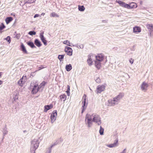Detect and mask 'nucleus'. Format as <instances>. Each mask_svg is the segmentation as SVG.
<instances>
[{
  "mask_svg": "<svg viewBox=\"0 0 153 153\" xmlns=\"http://www.w3.org/2000/svg\"><path fill=\"white\" fill-rule=\"evenodd\" d=\"M39 139H34L31 142L30 151L31 153H35L36 150L39 146Z\"/></svg>",
  "mask_w": 153,
  "mask_h": 153,
  "instance_id": "obj_1",
  "label": "nucleus"
},
{
  "mask_svg": "<svg viewBox=\"0 0 153 153\" xmlns=\"http://www.w3.org/2000/svg\"><path fill=\"white\" fill-rule=\"evenodd\" d=\"M92 120L91 115L87 114L85 116V124L87 125L88 127H91L92 125Z\"/></svg>",
  "mask_w": 153,
  "mask_h": 153,
  "instance_id": "obj_2",
  "label": "nucleus"
},
{
  "mask_svg": "<svg viewBox=\"0 0 153 153\" xmlns=\"http://www.w3.org/2000/svg\"><path fill=\"white\" fill-rule=\"evenodd\" d=\"M91 116L93 117V122L97 123L98 125L101 124V118L99 115L97 114H93Z\"/></svg>",
  "mask_w": 153,
  "mask_h": 153,
  "instance_id": "obj_3",
  "label": "nucleus"
},
{
  "mask_svg": "<svg viewBox=\"0 0 153 153\" xmlns=\"http://www.w3.org/2000/svg\"><path fill=\"white\" fill-rule=\"evenodd\" d=\"M117 2L120 6L128 8V9H130L132 8V7H131V6L130 5L126 4V3L121 1H117Z\"/></svg>",
  "mask_w": 153,
  "mask_h": 153,
  "instance_id": "obj_4",
  "label": "nucleus"
},
{
  "mask_svg": "<svg viewBox=\"0 0 153 153\" xmlns=\"http://www.w3.org/2000/svg\"><path fill=\"white\" fill-rule=\"evenodd\" d=\"M105 88V86L104 85H98L97 86L96 91H97V93H100L102 91H104Z\"/></svg>",
  "mask_w": 153,
  "mask_h": 153,
  "instance_id": "obj_5",
  "label": "nucleus"
},
{
  "mask_svg": "<svg viewBox=\"0 0 153 153\" xmlns=\"http://www.w3.org/2000/svg\"><path fill=\"white\" fill-rule=\"evenodd\" d=\"M57 112L56 110H54L53 112V113L51 115V118L52 123H53L56 120Z\"/></svg>",
  "mask_w": 153,
  "mask_h": 153,
  "instance_id": "obj_6",
  "label": "nucleus"
},
{
  "mask_svg": "<svg viewBox=\"0 0 153 153\" xmlns=\"http://www.w3.org/2000/svg\"><path fill=\"white\" fill-rule=\"evenodd\" d=\"M65 51L66 52L67 54L69 56H71L72 55V50L70 47L66 46L65 47Z\"/></svg>",
  "mask_w": 153,
  "mask_h": 153,
  "instance_id": "obj_7",
  "label": "nucleus"
},
{
  "mask_svg": "<svg viewBox=\"0 0 153 153\" xmlns=\"http://www.w3.org/2000/svg\"><path fill=\"white\" fill-rule=\"evenodd\" d=\"M147 27L149 29L150 36H153V25L149 24L147 25Z\"/></svg>",
  "mask_w": 153,
  "mask_h": 153,
  "instance_id": "obj_8",
  "label": "nucleus"
},
{
  "mask_svg": "<svg viewBox=\"0 0 153 153\" xmlns=\"http://www.w3.org/2000/svg\"><path fill=\"white\" fill-rule=\"evenodd\" d=\"M39 89H40L38 86V85H35L32 90L31 93L33 94H36Z\"/></svg>",
  "mask_w": 153,
  "mask_h": 153,
  "instance_id": "obj_9",
  "label": "nucleus"
},
{
  "mask_svg": "<svg viewBox=\"0 0 153 153\" xmlns=\"http://www.w3.org/2000/svg\"><path fill=\"white\" fill-rule=\"evenodd\" d=\"M20 48L21 50L22 51L24 54H27L28 53L26 48L22 43L21 44Z\"/></svg>",
  "mask_w": 153,
  "mask_h": 153,
  "instance_id": "obj_10",
  "label": "nucleus"
},
{
  "mask_svg": "<svg viewBox=\"0 0 153 153\" xmlns=\"http://www.w3.org/2000/svg\"><path fill=\"white\" fill-rule=\"evenodd\" d=\"M148 87V85L147 83L145 82H143L141 85V89L142 91H146L147 90V88Z\"/></svg>",
  "mask_w": 153,
  "mask_h": 153,
  "instance_id": "obj_11",
  "label": "nucleus"
},
{
  "mask_svg": "<svg viewBox=\"0 0 153 153\" xmlns=\"http://www.w3.org/2000/svg\"><path fill=\"white\" fill-rule=\"evenodd\" d=\"M44 32L41 33L40 34V37L42 42H43L44 45H47V42L46 40H45V38L43 36Z\"/></svg>",
  "mask_w": 153,
  "mask_h": 153,
  "instance_id": "obj_12",
  "label": "nucleus"
},
{
  "mask_svg": "<svg viewBox=\"0 0 153 153\" xmlns=\"http://www.w3.org/2000/svg\"><path fill=\"white\" fill-rule=\"evenodd\" d=\"M118 142V140H116L114 141V143L113 144H108L106 146L109 148H113L117 146V144Z\"/></svg>",
  "mask_w": 153,
  "mask_h": 153,
  "instance_id": "obj_13",
  "label": "nucleus"
},
{
  "mask_svg": "<svg viewBox=\"0 0 153 153\" xmlns=\"http://www.w3.org/2000/svg\"><path fill=\"white\" fill-rule=\"evenodd\" d=\"M27 80V78L26 76H23L20 79V86H22V85L25 83Z\"/></svg>",
  "mask_w": 153,
  "mask_h": 153,
  "instance_id": "obj_14",
  "label": "nucleus"
},
{
  "mask_svg": "<svg viewBox=\"0 0 153 153\" xmlns=\"http://www.w3.org/2000/svg\"><path fill=\"white\" fill-rule=\"evenodd\" d=\"M96 58L97 61L101 62L103 60L104 56L102 54H99L96 56Z\"/></svg>",
  "mask_w": 153,
  "mask_h": 153,
  "instance_id": "obj_15",
  "label": "nucleus"
},
{
  "mask_svg": "<svg viewBox=\"0 0 153 153\" xmlns=\"http://www.w3.org/2000/svg\"><path fill=\"white\" fill-rule=\"evenodd\" d=\"M53 107V105L52 104L45 105L44 106V112H47L48 110L52 108Z\"/></svg>",
  "mask_w": 153,
  "mask_h": 153,
  "instance_id": "obj_16",
  "label": "nucleus"
},
{
  "mask_svg": "<svg viewBox=\"0 0 153 153\" xmlns=\"http://www.w3.org/2000/svg\"><path fill=\"white\" fill-rule=\"evenodd\" d=\"M82 104H83L82 107V111L81 113L82 114L83 113L85 109H86V106H85V104H86V99H84V100H83L82 102Z\"/></svg>",
  "mask_w": 153,
  "mask_h": 153,
  "instance_id": "obj_17",
  "label": "nucleus"
},
{
  "mask_svg": "<svg viewBox=\"0 0 153 153\" xmlns=\"http://www.w3.org/2000/svg\"><path fill=\"white\" fill-rule=\"evenodd\" d=\"M141 31V29L139 27L135 26L133 28V32L136 33L140 32Z\"/></svg>",
  "mask_w": 153,
  "mask_h": 153,
  "instance_id": "obj_18",
  "label": "nucleus"
},
{
  "mask_svg": "<svg viewBox=\"0 0 153 153\" xmlns=\"http://www.w3.org/2000/svg\"><path fill=\"white\" fill-rule=\"evenodd\" d=\"M34 43L38 47H40L42 45L40 41L38 39H36L35 40Z\"/></svg>",
  "mask_w": 153,
  "mask_h": 153,
  "instance_id": "obj_19",
  "label": "nucleus"
},
{
  "mask_svg": "<svg viewBox=\"0 0 153 153\" xmlns=\"http://www.w3.org/2000/svg\"><path fill=\"white\" fill-rule=\"evenodd\" d=\"M108 106H113L116 105V103L114 101L113 99V100L110 99L108 100Z\"/></svg>",
  "mask_w": 153,
  "mask_h": 153,
  "instance_id": "obj_20",
  "label": "nucleus"
},
{
  "mask_svg": "<svg viewBox=\"0 0 153 153\" xmlns=\"http://www.w3.org/2000/svg\"><path fill=\"white\" fill-rule=\"evenodd\" d=\"M88 59L87 60V62L89 65L91 66L92 65V61L91 57V56L89 55L88 56Z\"/></svg>",
  "mask_w": 153,
  "mask_h": 153,
  "instance_id": "obj_21",
  "label": "nucleus"
},
{
  "mask_svg": "<svg viewBox=\"0 0 153 153\" xmlns=\"http://www.w3.org/2000/svg\"><path fill=\"white\" fill-rule=\"evenodd\" d=\"M27 45L32 48H36V47L34 45L33 43L31 41H28L27 42Z\"/></svg>",
  "mask_w": 153,
  "mask_h": 153,
  "instance_id": "obj_22",
  "label": "nucleus"
},
{
  "mask_svg": "<svg viewBox=\"0 0 153 153\" xmlns=\"http://www.w3.org/2000/svg\"><path fill=\"white\" fill-rule=\"evenodd\" d=\"M95 67L98 69H99L101 67V63L100 61H96L95 62Z\"/></svg>",
  "mask_w": 153,
  "mask_h": 153,
  "instance_id": "obj_23",
  "label": "nucleus"
},
{
  "mask_svg": "<svg viewBox=\"0 0 153 153\" xmlns=\"http://www.w3.org/2000/svg\"><path fill=\"white\" fill-rule=\"evenodd\" d=\"M47 83V82H45V81H43L38 86L39 89H43L44 88L45 86V84Z\"/></svg>",
  "mask_w": 153,
  "mask_h": 153,
  "instance_id": "obj_24",
  "label": "nucleus"
},
{
  "mask_svg": "<svg viewBox=\"0 0 153 153\" xmlns=\"http://www.w3.org/2000/svg\"><path fill=\"white\" fill-rule=\"evenodd\" d=\"M13 20L12 17H7L5 19V21L7 24H9L10 22L12 21Z\"/></svg>",
  "mask_w": 153,
  "mask_h": 153,
  "instance_id": "obj_25",
  "label": "nucleus"
},
{
  "mask_svg": "<svg viewBox=\"0 0 153 153\" xmlns=\"http://www.w3.org/2000/svg\"><path fill=\"white\" fill-rule=\"evenodd\" d=\"M72 68V67L71 64L67 65L65 66L66 70L68 71H70Z\"/></svg>",
  "mask_w": 153,
  "mask_h": 153,
  "instance_id": "obj_26",
  "label": "nucleus"
},
{
  "mask_svg": "<svg viewBox=\"0 0 153 153\" xmlns=\"http://www.w3.org/2000/svg\"><path fill=\"white\" fill-rule=\"evenodd\" d=\"M124 93H120L116 97L119 100H120L124 97Z\"/></svg>",
  "mask_w": 153,
  "mask_h": 153,
  "instance_id": "obj_27",
  "label": "nucleus"
},
{
  "mask_svg": "<svg viewBox=\"0 0 153 153\" xmlns=\"http://www.w3.org/2000/svg\"><path fill=\"white\" fill-rule=\"evenodd\" d=\"M59 97L62 101H65L67 97L65 94H63V95H61Z\"/></svg>",
  "mask_w": 153,
  "mask_h": 153,
  "instance_id": "obj_28",
  "label": "nucleus"
},
{
  "mask_svg": "<svg viewBox=\"0 0 153 153\" xmlns=\"http://www.w3.org/2000/svg\"><path fill=\"white\" fill-rule=\"evenodd\" d=\"M78 9L79 10L81 11H83L85 10V8L83 5L78 6Z\"/></svg>",
  "mask_w": 153,
  "mask_h": 153,
  "instance_id": "obj_29",
  "label": "nucleus"
},
{
  "mask_svg": "<svg viewBox=\"0 0 153 153\" xmlns=\"http://www.w3.org/2000/svg\"><path fill=\"white\" fill-rule=\"evenodd\" d=\"M70 87L69 85H67V90L66 91V92L67 93V95L68 96H69L70 95Z\"/></svg>",
  "mask_w": 153,
  "mask_h": 153,
  "instance_id": "obj_30",
  "label": "nucleus"
},
{
  "mask_svg": "<svg viewBox=\"0 0 153 153\" xmlns=\"http://www.w3.org/2000/svg\"><path fill=\"white\" fill-rule=\"evenodd\" d=\"M104 129L101 126H100V128L99 130V133L101 135H102L103 134Z\"/></svg>",
  "mask_w": 153,
  "mask_h": 153,
  "instance_id": "obj_31",
  "label": "nucleus"
},
{
  "mask_svg": "<svg viewBox=\"0 0 153 153\" xmlns=\"http://www.w3.org/2000/svg\"><path fill=\"white\" fill-rule=\"evenodd\" d=\"M65 55H59L58 56V58L60 61H61L63 59Z\"/></svg>",
  "mask_w": 153,
  "mask_h": 153,
  "instance_id": "obj_32",
  "label": "nucleus"
},
{
  "mask_svg": "<svg viewBox=\"0 0 153 153\" xmlns=\"http://www.w3.org/2000/svg\"><path fill=\"white\" fill-rule=\"evenodd\" d=\"M5 27V26L4 25L3 23H1L0 25V32L1 33V30H3Z\"/></svg>",
  "mask_w": 153,
  "mask_h": 153,
  "instance_id": "obj_33",
  "label": "nucleus"
},
{
  "mask_svg": "<svg viewBox=\"0 0 153 153\" xmlns=\"http://www.w3.org/2000/svg\"><path fill=\"white\" fill-rule=\"evenodd\" d=\"M3 132L4 135L6 134L7 133L8 131L7 130V128L6 125H5L3 129Z\"/></svg>",
  "mask_w": 153,
  "mask_h": 153,
  "instance_id": "obj_34",
  "label": "nucleus"
},
{
  "mask_svg": "<svg viewBox=\"0 0 153 153\" xmlns=\"http://www.w3.org/2000/svg\"><path fill=\"white\" fill-rule=\"evenodd\" d=\"M51 16L53 17H59V15L54 12H53L51 14Z\"/></svg>",
  "mask_w": 153,
  "mask_h": 153,
  "instance_id": "obj_35",
  "label": "nucleus"
},
{
  "mask_svg": "<svg viewBox=\"0 0 153 153\" xmlns=\"http://www.w3.org/2000/svg\"><path fill=\"white\" fill-rule=\"evenodd\" d=\"M14 37L17 39H19V34L16 33L15 32V33L13 35Z\"/></svg>",
  "mask_w": 153,
  "mask_h": 153,
  "instance_id": "obj_36",
  "label": "nucleus"
},
{
  "mask_svg": "<svg viewBox=\"0 0 153 153\" xmlns=\"http://www.w3.org/2000/svg\"><path fill=\"white\" fill-rule=\"evenodd\" d=\"M36 33V32L34 31H29L28 33V34L31 36L35 35Z\"/></svg>",
  "mask_w": 153,
  "mask_h": 153,
  "instance_id": "obj_37",
  "label": "nucleus"
},
{
  "mask_svg": "<svg viewBox=\"0 0 153 153\" xmlns=\"http://www.w3.org/2000/svg\"><path fill=\"white\" fill-rule=\"evenodd\" d=\"M63 44L66 45L68 46H71V45H70V43L68 40L65 41L63 42Z\"/></svg>",
  "mask_w": 153,
  "mask_h": 153,
  "instance_id": "obj_38",
  "label": "nucleus"
},
{
  "mask_svg": "<svg viewBox=\"0 0 153 153\" xmlns=\"http://www.w3.org/2000/svg\"><path fill=\"white\" fill-rule=\"evenodd\" d=\"M34 2V0H28L25 3V4H31Z\"/></svg>",
  "mask_w": 153,
  "mask_h": 153,
  "instance_id": "obj_39",
  "label": "nucleus"
},
{
  "mask_svg": "<svg viewBox=\"0 0 153 153\" xmlns=\"http://www.w3.org/2000/svg\"><path fill=\"white\" fill-rule=\"evenodd\" d=\"M113 99L114 100V101L116 103V105L119 102L120 100H119L117 99L116 97L114 98Z\"/></svg>",
  "mask_w": 153,
  "mask_h": 153,
  "instance_id": "obj_40",
  "label": "nucleus"
},
{
  "mask_svg": "<svg viewBox=\"0 0 153 153\" xmlns=\"http://www.w3.org/2000/svg\"><path fill=\"white\" fill-rule=\"evenodd\" d=\"M7 41V42L10 43L11 42V38L10 36H7V38H5V39Z\"/></svg>",
  "mask_w": 153,
  "mask_h": 153,
  "instance_id": "obj_41",
  "label": "nucleus"
},
{
  "mask_svg": "<svg viewBox=\"0 0 153 153\" xmlns=\"http://www.w3.org/2000/svg\"><path fill=\"white\" fill-rule=\"evenodd\" d=\"M58 143L59 142H58L57 141L56 142L54 143L53 145L51 146V148H52L54 146L57 145Z\"/></svg>",
  "mask_w": 153,
  "mask_h": 153,
  "instance_id": "obj_42",
  "label": "nucleus"
},
{
  "mask_svg": "<svg viewBox=\"0 0 153 153\" xmlns=\"http://www.w3.org/2000/svg\"><path fill=\"white\" fill-rule=\"evenodd\" d=\"M52 148H51V146L48 148L47 151L48 152V153H51Z\"/></svg>",
  "mask_w": 153,
  "mask_h": 153,
  "instance_id": "obj_43",
  "label": "nucleus"
},
{
  "mask_svg": "<svg viewBox=\"0 0 153 153\" xmlns=\"http://www.w3.org/2000/svg\"><path fill=\"white\" fill-rule=\"evenodd\" d=\"M95 81L99 83L100 82L101 80L99 77H98L97 79H96Z\"/></svg>",
  "mask_w": 153,
  "mask_h": 153,
  "instance_id": "obj_44",
  "label": "nucleus"
},
{
  "mask_svg": "<svg viewBox=\"0 0 153 153\" xmlns=\"http://www.w3.org/2000/svg\"><path fill=\"white\" fill-rule=\"evenodd\" d=\"M134 60L133 59H132V58H131L130 60H129V62H130V63L131 64H132L134 62Z\"/></svg>",
  "mask_w": 153,
  "mask_h": 153,
  "instance_id": "obj_45",
  "label": "nucleus"
},
{
  "mask_svg": "<svg viewBox=\"0 0 153 153\" xmlns=\"http://www.w3.org/2000/svg\"><path fill=\"white\" fill-rule=\"evenodd\" d=\"M39 16V14H36L34 16V18H35L37 17H38Z\"/></svg>",
  "mask_w": 153,
  "mask_h": 153,
  "instance_id": "obj_46",
  "label": "nucleus"
},
{
  "mask_svg": "<svg viewBox=\"0 0 153 153\" xmlns=\"http://www.w3.org/2000/svg\"><path fill=\"white\" fill-rule=\"evenodd\" d=\"M130 5L132 7V8L136 7H137V5L136 4H135V5L134 6V5H132V4H131Z\"/></svg>",
  "mask_w": 153,
  "mask_h": 153,
  "instance_id": "obj_47",
  "label": "nucleus"
},
{
  "mask_svg": "<svg viewBox=\"0 0 153 153\" xmlns=\"http://www.w3.org/2000/svg\"><path fill=\"white\" fill-rule=\"evenodd\" d=\"M79 47L80 48L82 49L84 48V45H83L82 44L81 45H80Z\"/></svg>",
  "mask_w": 153,
  "mask_h": 153,
  "instance_id": "obj_48",
  "label": "nucleus"
},
{
  "mask_svg": "<svg viewBox=\"0 0 153 153\" xmlns=\"http://www.w3.org/2000/svg\"><path fill=\"white\" fill-rule=\"evenodd\" d=\"M126 149H124L122 151V152H121V153H126Z\"/></svg>",
  "mask_w": 153,
  "mask_h": 153,
  "instance_id": "obj_49",
  "label": "nucleus"
},
{
  "mask_svg": "<svg viewBox=\"0 0 153 153\" xmlns=\"http://www.w3.org/2000/svg\"><path fill=\"white\" fill-rule=\"evenodd\" d=\"M84 99H86V95L85 94H84V95L83 96V98H84Z\"/></svg>",
  "mask_w": 153,
  "mask_h": 153,
  "instance_id": "obj_50",
  "label": "nucleus"
},
{
  "mask_svg": "<svg viewBox=\"0 0 153 153\" xmlns=\"http://www.w3.org/2000/svg\"><path fill=\"white\" fill-rule=\"evenodd\" d=\"M2 83V81L0 80V85H1Z\"/></svg>",
  "mask_w": 153,
  "mask_h": 153,
  "instance_id": "obj_51",
  "label": "nucleus"
},
{
  "mask_svg": "<svg viewBox=\"0 0 153 153\" xmlns=\"http://www.w3.org/2000/svg\"><path fill=\"white\" fill-rule=\"evenodd\" d=\"M45 13H42L41 14V15L43 16H44L45 15Z\"/></svg>",
  "mask_w": 153,
  "mask_h": 153,
  "instance_id": "obj_52",
  "label": "nucleus"
},
{
  "mask_svg": "<svg viewBox=\"0 0 153 153\" xmlns=\"http://www.w3.org/2000/svg\"><path fill=\"white\" fill-rule=\"evenodd\" d=\"M11 15H13V16H15V14H14V13H12L11 14Z\"/></svg>",
  "mask_w": 153,
  "mask_h": 153,
  "instance_id": "obj_53",
  "label": "nucleus"
},
{
  "mask_svg": "<svg viewBox=\"0 0 153 153\" xmlns=\"http://www.w3.org/2000/svg\"><path fill=\"white\" fill-rule=\"evenodd\" d=\"M2 75L1 72H0V78L1 77Z\"/></svg>",
  "mask_w": 153,
  "mask_h": 153,
  "instance_id": "obj_54",
  "label": "nucleus"
},
{
  "mask_svg": "<svg viewBox=\"0 0 153 153\" xmlns=\"http://www.w3.org/2000/svg\"><path fill=\"white\" fill-rule=\"evenodd\" d=\"M19 80H18L17 81V84H19Z\"/></svg>",
  "mask_w": 153,
  "mask_h": 153,
  "instance_id": "obj_55",
  "label": "nucleus"
},
{
  "mask_svg": "<svg viewBox=\"0 0 153 153\" xmlns=\"http://www.w3.org/2000/svg\"><path fill=\"white\" fill-rule=\"evenodd\" d=\"M23 132H24V133H26L27 132V131H23Z\"/></svg>",
  "mask_w": 153,
  "mask_h": 153,
  "instance_id": "obj_56",
  "label": "nucleus"
},
{
  "mask_svg": "<svg viewBox=\"0 0 153 153\" xmlns=\"http://www.w3.org/2000/svg\"><path fill=\"white\" fill-rule=\"evenodd\" d=\"M104 20H103V21H102V22H104Z\"/></svg>",
  "mask_w": 153,
  "mask_h": 153,
  "instance_id": "obj_57",
  "label": "nucleus"
},
{
  "mask_svg": "<svg viewBox=\"0 0 153 153\" xmlns=\"http://www.w3.org/2000/svg\"><path fill=\"white\" fill-rule=\"evenodd\" d=\"M0 33H1V32H0Z\"/></svg>",
  "mask_w": 153,
  "mask_h": 153,
  "instance_id": "obj_58",
  "label": "nucleus"
}]
</instances>
